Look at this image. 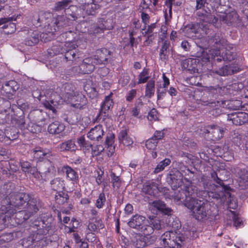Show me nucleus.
Returning a JSON list of instances; mask_svg holds the SVG:
<instances>
[{
	"instance_id": "f03ea898",
	"label": "nucleus",
	"mask_w": 248,
	"mask_h": 248,
	"mask_svg": "<svg viewBox=\"0 0 248 248\" xmlns=\"http://www.w3.org/2000/svg\"><path fill=\"white\" fill-rule=\"evenodd\" d=\"M186 206L191 210L193 216L197 220H205L211 215L210 205L203 201L192 199L186 203Z\"/></svg>"
},
{
	"instance_id": "a19ab883",
	"label": "nucleus",
	"mask_w": 248,
	"mask_h": 248,
	"mask_svg": "<svg viewBox=\"0 0 248 248\" xmlns=\"http://www.w3.org/2000/svg\"><path fill=\"white\" fill-rule=\"evenodd\" d=\"M231 213L232 215L234 226L236 228L242 226L244 224L242 219L239 216L235 215L233 212H231Z\"/></svg>"
},
{
	"instance_id": "423d86ee",
	"label": "nucleus",
	"mask_w": 248,
	"mask_h": 248,
	"mask_svg": "<svg viewBox=\"0 0 248 248\" xmlns=\"http://www.w3.org/2000/svg\"><path fill=\"white\" fill-rule=\"evenodd\" d=\"M196 191L195 186L190 184L188 186H185L184 191L180 192V196L177 195L175 197V199L185 202L186 205V203L189 202L191 200L196 199L195 198V195H197Z\"/></svg>"
},
{
	"instance_id": "13d9d810",
	"label": "nucleus",
	"mask_w": 248,
	"mask_h": 248,
	"mask_svg": "<svg viewBox=\"0 0 248 248\" xmlns=\"http://www.w3.org/2000/svg\"><path fill=\"white\" fill-rule=\"evenodd\" d=\"M28 173H30L36 178H39L40 177V173L38 172L37 169L34 167H32Z\"/></svg>"
},
{
	"instance_id": "5701e85b",
	"label": "nucleus",
	"mask_w": 248,
	"mask_h": 248,
	"mask_svg": "<svg viewBox=\"0 0 248 248\" xmlns=\"http://www.w3.org/2000/svg\"><path fill=\"white\" fill-rule=\"evenodd\" d=\"M149 204H151L158 210L162 212L163 214L170 215V209L166 207L164 202L161 201H155L152 202H149Z\"/></svg>"
},
{
	"instance_id": "e433bc0d",
	"label": "nucleus",
	"mask_w": 248,
	"mask_h": 248,
	"mask_svg": "<svg viewBox=\"0 0 248 248\" xmlns=\"http://www.w3.org/2000/svg\"><path fill=\"white\" fill-rule=\"evenodd\" d=\"M170 163V160L168 158H166L164 160L161 161L155 168L154 170L155 173H157L163 170L164 168L168 166Z\"/></svg>"
},
{
	"instance_id": "72a5a7b5",
	"label": "nucleus",
	"mask_w": 248,
	"mask_h": 248,
	"mask_svg": "<svg viewBox=\"0 0 248 248\" xmlns=\"http://www.w3.org/2000/svg\"><path fill=\"white\" fill-rule=\"evenodd\" d=\"M169 46L170 42L168 41H165L162 46L160 53V58L162 60H166V56H168L169 52L168 51V49L169 48Z\"/></svg>"
},
{
	"instance_id": "c85d7f7f",
	"label": "nucleus",
	"mask_w": 248,
	"mask_h": 248,
	"mask_svg": "<svg viewBox=\"0 0 248 248\" xmlns=\"http://www.w3.org/2000/svg\"><path fill=\"white\" fill-rule=\"evenodd\" d=\"M142 191L146 194H148L150 196H154L157 190L155 185L153 184L150 185L145 184L143 185Z\"/></svg>"
},
{
	"instance_id": "bb28decb",
	"label": "nucleus",
	"mask_w": 248,
	"mask_h": 248,
	"mask_svg": "<svg viewBox=\"0 0 248 248\" xmlns=\"http://www.w3.org/2000/svg\"><path fill=\"white\" fill-rule=\"evenodd\" d=\"M60 149L61 151H73L76 150V146L73 140H68L61 144Z\"/></svg>"
},
{
	"instance_id": "7ed1b4c3",
	"label": "nucleus",
	"mask_w": 248,
	"mask_h": 248,
	"mask_svg": "<svg viewBox=\"0 0 248 248\" xmlns=\"http://www.w3.org/2000/svg\"><path fill=\"white\" fill-rule=\"evenodd\" d=\"M226 51V48L223 47L220 48L219 50L211 49L208 50L209 53L207 54V49L203 50L202 48H200V52H198L196 57L201 58L203 62L209 61V60L214 59L216 56L217 57V60L221 61L222 60L225 61H231L232 59L230 54L227 53L224 54Z\"/></svg>"
},
{
	"instance_id": "c03bdc74",
	"label": "nucleus",
	"mask_w": 248,
	"mask_h": 248,
	"mask_svg": "<svg viewBox=\"0 0 248 248\" xmlns=\"http://www.w3.org/2000/svg\"><path fill=\"white\" fill-rule=\"evenodd\" d=\"M50 162L48 160H46L43 163V166L42 170L46 174L47 173L53 172V168L52 167H49Z\"/></svg>"
},
{
	"instance_id": "338daca9",
	"label": "nucleus",
	"mask_w": 248,
	"mask_h": 248,
	"mask_svg": "<svg viewBox=\"0 0 248 248\" xmlns=\"http://www.w3.org/2000/svg\"><path fill=\"white\" fill-rule=\"evenodd\" d=\"M44 106L46 108L51 110L54 113H56V110L49 102H46L44 103Z\"/></svg>"
},
{
	"instance_id": "0eeeda50",
	"label": "nucleus",
	"mask_w": 248,
	"mask_h": 248,
	"mask_svg": "<svg viewBox=\"0 0 248 248\" xmlns=\"http://www.w3.org/2000/svg\"><path fill=\"white\" fill-rule=\"evenodd\" d=\"M99 22V24H94L91 26L89 30L90 34L96 35L103 32L106 30H111L113 28L111 19L105 20L102 18Z\"/></svg>"
},
{
	"instance_id": "1a4fd4ad",
	"label": "nucleus",
	"mask_w": 248,
	"mask_h": 248,
	"mask_svg": "<svg viewBox=\"0 0 248 248\" xmlns=\"http://www.w3.org/2000/svg\"><path fill=\"white\" fill-rule=\"evenodd\" d=\"M111 52L107 48L97 49L93 59L96 64H107L111 59Z\"/></svg>"
},
{
	"instance_id": "a18cd8bd",
	"label": "nucleus",
	"mask_w": 248,
	"mask_h": 248,
	"mask_svg": "<svg viewBox=\"0 0 248 248\" xmlns=\"http://www.w3.org/2000/svg\"><path fill=\"white\" fill-rule=\"evenodd\" d=\"M157 143L156 140L151 138L146 141L145 145L148 149L152 150L155 148Z\"/></svg>"
},
{
	"instance_id": "bf43d9fd",
	"label": "nucleus",
	"mask_w": 248,
	"mask_h": 248,
	"mask_svg": "<svg viewBox=\"0 0 248 248\" xmlns=\"http://www.w3.org/2000/svg\"><path fill=\"white\" fill-rule=\"evenodd\" d=\"M137 93V92L136 90H131L128 95L126 97V100L128 101H131L133 100V99L136 96Z\"/></svg>"
},
{
	"instance_id": "473e14b6",
	"label": "nucleus",
	"mask_w": 248,
	"mask_h": 248,
	"mask_svg": "<svg viewBox=\"0 0 248 248\" xmlns=\"http://www.w3.org/2000/svg\"><path fill=\"white\" fill-rule=\"evenodd\" d=\"M63 171L65 173L67 177L71 180H76L78 178L77 172L70 167H64Z\"/></svg>"
},
{
	"instance_id": "e2e57ef3",
	"label": "nucleus",
	"mask_w": 248,
	"mask_h": 248,
	"mask_svg": "<svg viewBox=\"0 0 248 248\" xmlns=\"http://www.w3.org/2000/svg\"><path fill=\"white\" fill-rule=\"evenodd\" d=\"M156 24L155 23H153L151 24L150 25L148 26L147 29L145 31V33L146 34L148 33H151L153 32V31L154 29L156 28Z\"/></svg>"
},
{
	"instance_id": "dca6fc26",
	"label": "nucleus",
	"mask_w": 248,
	"mask_h": 248,
	"mask_svg": "<svg viewBox=\"0 0 248 248\" xmlns=\"http://www.w3.org/2000/svg\"><path fill=\"white\" fill-rule=\"evenodd\" d=\"M231 118L232 123L237 125H241L248 122V114L244 112H238L232 115Z\"/></svg>"
},
{
	"instance_id": "680f3d73",
	"label": "nucleus",
	"mask_w": 248,
	"mask_h": 248,
	"mask_svg": "<svg viewBox=\"0 0 248 248\" xmlns=\"http://www.w3.org/2000/svg\"><path fill=\"white\" fill-rule=\"evenodd\" d=\"M163 78L164 83L162 84V88L167 89L168 86L170 84V80L168 78L166 77L165 74H163Z\"/></svg>"
},
{
	"instance_id": "f3484780",
	"label": "nucleus",
	"mask_w": 248,
	"mask_h": 248,
	"mask_svg": "<svg viewBox=\"0 0 248 248\" xmlns=\"http://www.w3.org/2000/svg\"><path fill=\"white\" fill-rule=\"evenodd\" d=\"M18 88V85L16 81L10 80L2 86V91L6 94H13Z\"/></svg>"
},
{
	"instance_id": "8fccbe9b",
	"label": "nucleus",
	"mask_w": 248,
	"mask_h": 248,
	"mask_svg": "<svg viewBox=\"0 0 248 248\" xmlns=\"http://www.w3.org/2000/svg\"><path fill=\"white\" fill-rule=\"evenodd\" d=\"M77 98L80 99V103H76L74 106L76 108H82L86 103V100L85 99L84 96L82 94H79L77 96Z\"/></svg>"
},
{
	"instance_id": "4468645a",
	"label": "nucleus",
	"mask_w": 248,
	"mask_h": 248,
	"mask_svg": "<svg viewBox=\"0 0 248 248\" xmlns=\"http://www.w3.org/2000/svg\"><path fill=\"white\" fill-rule=\"evenodd\" d=\"M104 135V131L101 125H97L92 128L88 134V137L91 140L99 141Z\"/></svg>"
},
{
	"instance_id": "c9c22d12",
	"label": "nucleus",
	"mask_w": 248,
	"mask_h": 248,
	"mask_svg": "<svg viewBox=\"0 0 248 248\" xmlns=\"http://www.w3.org/2000/svg\"><path fill=\"white\" fill-rule=\"evenodd\" d=\"M62 52V47L61 45L57 43V44L54 45L51 48L48 50V53L50 56H53L60 53Z\"/></svg>"
},
{
	"instance_id": "f8f14e48",
	"label": "nucleus",
	"mask_w": 248,
	"mask_h": 248,
	"mask_svg": "<svg viewBox=\"0 0 248 248\" xmlns=\"http://www.w3.org/2000/svg\"><path fill=\"white\" fill-rule=\"evenodd\" d=\"M13 19L12 17L2 18L0 19V26L3 25L1 28L6 29L5 32L7 34L12 33L16 31V24L12 22Z\"/></svg>"
},
{
	"instance_id": "9b49d317",
	"label": "nucleus",
	"mask_w": 248,
	"mask_h": 248,
	"mask_svg": "<svg viewBox=\"0 0 248 248\" xmlns=\"http://www.w3.org/2000/svg\"><path fill=\"white\" fill-rule=\"evenodd\" d=\"M46 116V113L40 109L33 110L28 115V117L31 121L39 124L41 125L44 124L43 123L45 122Z\"/></svg>"
},
{
	"instance_id": "052dcab7",
	"label": "nucleus",
	"mask_w": 248,
	"mask_h": 248,
	"mask_svg": "<svg viewBox=\"0 0 248 248\" xmlns=\"http://www.w3.org/2000/svg\"><path fill=\"white\" fill-rule=\"evenodd\" d=\"M167 91V89L162 88V86L158 87L157 88V93H158V98H161L162 96L164 95V94L166 93Z\"/></svg>"
},
{
	"instance_id": "3c124183",
	"label": "nucleus",
	"mask_w": 248,
	"mask_h": 248,
	"mask_svg": "<svg viewBox=\"0 0 248 248\" xmlns=\"http://www.w3.org/2000/svg\"><path fill=\"white\" fill-rule=\"evenodd\" d=\"M148 119L150 121H156L157 120V112L155 109H152L148 114Z\"/></svg>"
},
{
	"instance_id": "9d476101",
	"label": "nucleus",
	"mask_w": 248,
	"mask_h": 248,
	"mask_svg": "<svg viewBox=\"0 0 248 248\" xmlns=\"http://www.w3.org/2000/svg\"><path fill=\"white\" fill-rule=\"evenodd\" d=\"M64 17L61 16H58L55 18H51V20L45 25L46 31L51 34L59 31L61 27L64 25Z\"/></svg>"
},
{
	"instance_id": "de8ad7c7",
	"label": "nucleus",
	"mask_w": 248,
	"mask_h": 248,
	"mask_svg": "<svg viewBox=\"0 0 248 248\" xmlns=\"http://www.w3.org/2000/svg\"><path fill=\"white\" fill-rule=\"evenodd\" d=\"M106 201L105 194L101 193L100 194L98 199L96 201V205L98 208H101L104 205Z\"/></svg>"
},
{
	"instance_id": "09e8293b",
	"label": "nucleus",
	"mask_w": 248,
	"mask_h": 248,
	"mask_svg": "<svg viewBox=\"0 0 248 248\" xmlns=\"http://www.w3.org/2000/svg\"><path fill=\"white\" fill-rule=\"evenodd\" d=\"M43 237V235L37 233L33 234L32 236L29 237L28 240L29 241H31L32 243L41 240Z\"/></svg>"
},
{
	"instance_id": "2f4dec72",
	"label": "nucleus",
	"mask_w": 248,
	"mask_h": 248,
	"mask_svg": "<svg viewBox=\"0 0 248 248\" xmlns=\"http://www.w3.org/2000/svg\"><path fill=\"white\" fill-rule=\"evenodd\" d=\"M149 223L151 225L154 230H159L161 229L160 221L156 216H149Z\"/></svg>"
},
{
	"instance_id": "6e6d98bb",
	"label": "nucleus",
	"mask_w": 248,
	"mask_h": 248,
	"mask_svg": "<svg viewBox=\"0 0 248 248\" xmlns=\"http://www.w3.org/2000/svg\"><path fill=\"white\" fill-rule=\"evenodd\" d=\"M111 176L112 178V182L114 186H116L117 187H119L120 185V179L119 177L116 176L114 173H111Z\"/></svg>"
},
{
	"instance_id": "603ef678",
	"label": "nucleus",
	"mask_w": 248,
	"mask_h": 248,
	"mask_svg": "<svg viewBox=\"0 0 248 248\" xmlns=\"http://www.w3.org/2000/svg\"><path fill=\"white\" fill-rule=\"evenodd\" d=\"M20 166L21 169L25 172H28L30 170L32 167L30 163L28 161H23L20 162Z\"/></svg>"
},
{
	"instance_id": "39448f33",
	"label": "nucleus",
	"mask_w": 248,
	"mask_h": 248,
	"mask_svg": "<svg viewBox=\"0 0 248 248\" xmlns=\"http://www.w3.org/2000/svg\"><path fill=\"white\" fill-rule=\"evenodd\" d=\"M95 62L92 57L84 59L79 65L73 67L72 70L76 73L82 74H88L93 72L95 68Z\"/></svg>"
},
{
	"instance_id": "0e129e2a",
	"label": "nucleus",
	"mask_w": 248,
	"mask_h": 248,
	"mask_svg": "<svg viewBox=\"0 0 248 248\" xmlns=\"http://www.w3.org/2000/svg\"><path fill=\"white\" fill-rule=\"evenodd\" d=\"M237 207V204L235 199H232L228 204V207L231 209H235Z\"/></svg>"
},
{
	"instance_id": "f704fd0d",
	"label": "nucleus",
	"mask_w": 248,
	"mask_h": 248,
	"mask_svg": "<svg viewBox=\"0 0 248 248\" xmlns=\"http://www.w3.org/2000/svg\"><path fill=\"white\" fill-rule=\"evenodd\" d=\"M149 78L148 69L144 68L139 75V81L137 84H140L145 83Z\"/></svg>"
},
{
	"instance_id": "79ce46f5",
	"label": "nucleus",
	"mask_w": 248,
	"mask_h": 248,
	"mask_svg": "<svg viewBox=\"0 0 248 248\" xmlns=\"http://www.w3.org/2000/svg\"><path fill=\"white\" fill-rule=\"evenodd\" d=\"M52 188L54 190H58L62 186V182L59 178H56L50 182Z\"/></svg>"
},
{
	"instance_id": "ea45409f",
	"label": "nucleus",
	"mask_w": 248,
	"mask_h": 248,
	"mask_svg": "<svg viewBox=\"0 0 248 248\" xmlns=\"http://www.w3.org/2000/svg\"><path fill=\"white\" fill-rule=\"evenodd\" d=\"M77 51L75 49H70L66 51L65 59L66 61H72L76 59Z\"/></svg>"
},
{
	"instance_id": "20e7f679",
	"label": "nucleus",
	"mask_w": 248,
	"mask_h": 248,
	"mask_svg": "<svg viewBox=\"0 0 248 248\" xmlns=\"http://www.w3.org/2000/svg\"><path fill=\"white\" fill-rule=\"evenodd\" d=\"M181 224L179 219L175 217L171 224V248H179L185 243V238L183 234L179 232Z\"/></svg>"
},
{
	"instance_id": "aec40b11",
	"label": "nucleus",
	"mask_w": 248,
	"mask_h": 248,
	"mask_svg": "<svg viewBox=\"0 0 248 248\" xmlns=\"http://www.w3.org/2000/svg\"><path fill=\"white\" fill-rule=\"evenodd\" d=\"M64 125L59 122L56 121L49 124L48 131L52 134H57L61 133L64 129Z\"/></svg>"
},
{
	"instance_id": "c756f323",
	"label": "nucleus",
	"mask_w": 248,
	"mask_h": 248,
	"mask_svg": "<svg viewBox=\"0 0 248 248\" xmlns=\"http://www.w3.org/2000/svg\"><path fill=\"white\" fill-rule=\"evenodd\" d=\"M155 93V81L150 80L147 83L146 86L145 96L148 98H151Z\"/></svg>"
},
{
	"instance_id": "cd10ccee",
	"label": "nucleus",
	"mask_w": 248,
	"mask_h": 248,
	"mask_svg": "<svg viewBox=\"0 0 248 248\" xmlns=\"http://www.w3.org/2000/svg\"><path fill=\"white\" fill-rule=\"evenodd\" d=\"M0 165L5 167L7 169H8L9 167L11 173L16 172L18 170V162L14 161V160H11V162L7 161H2Z\"/></svg>"
},
{
	"instance_id": "a211bd4d",
	"label": "nucleus",
	"mask_w": 248,
	"mask_h": 248,
	"mask_svg": "<svg viewBox=\"0 0 248 248\" xmlns=\"http://www.w3.org/2000/svg\"><path fill=\"white\" fill-rule=\"evenodd\" d=\"M112 94V93H111L109 95L106 97L103 103L101 105L100 114L98 117L101 116L103 113L105 114L104 117H106L107 112L112 107L113 102L112 99L111 98Z\"/></svg>"
},
{
	"instance_id": "ddd939ff",
	"label": "nucleus",
	"mask_w": 248,
	"mask_h": 248,
	"mask_svg": "<svg viewBox=\"0 0 248 248\" xmlns=\"http://www.w3.org/2000/svg\"><path fill=\"white\" fill-rule=\"evenodd\" d=\"M145 217L139 215L134 216L128 222V225L131 228L140 231L144 225Z\"/></svg>"
},
{
	"instance_id": "5fc2aeb1",
	"label": "nucleus",
	"mask_w": 248,
	"mask_h": 248,
	"mask_svg": "<svg viewBox=\"0 0 248 248\" xmlns=\"http://www.w3.org/2000/svg\"><path fill=\"white\" fill-rule=\"evenodd\" d=\"M114 134L113 133H110L108 135L105 141L106 145H112L114 143Z\"/></svg>"
},
{
	"instance_id": "4c0bfd02",
	"label": "nucleus",
	"mask_w": 248,
	"mask_h": 248,
	"mask_svg": "<svg viewBox=\"0 0 248 248\" xmlns=\"http://www.w3.org/2000/svg\"><path fill=\"white\" fill-rule=\"evenodd\" d=\"M213 138L215 140H219L223 137V130L222 128L216 126L212 132Z\"/></svg>"
},
{
	"instance_id": "6e6552de",
	"label": "nucleus",
	"mask_w": 248,
	"mask_h": 248,
	"mask_svg": "<svg viewBox=\"0 0 248 248\" xmlns=\"http://www.w3.org/2000/svg\"><path fill=\"white\" fill-rule=\"evenodd\" d=\"M27 209L25 211H19V214L24 215L23 219L28 220L31 216L39 210V202L36 199H30L26 202Z\"/></svg>"
},
{
	"instance_id": "f257e3e1",
	"label": "nucleus",
	"mask_w": 248,
	"mask_h": 248,
	"mask_svg": "<svg viewBox=\"0 0 248 248\" xmlns=\"http://www.w3.org/2000/svg\"><path fill=\"white\" fill-rule=\"evenodd\" d=\"M30 196L25 193L18 194L12 193L8 199L3 201V203L6 202L8 203L2 205L1 210L5 212L14 214L17 210L24 208V204L29 200Z\"/></svg>"
},
{
	"instance_id": "412c9836",
	"label": "nucleus",
	"mask_w": 248,
	"mask_h": 248,
	"mask_svg": "<svg viewBox=\"0 0 248 248\" xmlns=\"http://www.w3.org/2000/svg\"><path fill=\"white\" fill-rule=\"evenodd\" d=\"M70 10L72 13L71 16L74 18L76 19L84 18L86 14L85 10L83 8V5L80 7H77L75 6H71L70 7Z\"/></svg>"
},
{
	"instance_id": "774afa93",
	"label": "nucleus",
	"mask_w": 248,
	"mask_h": 248,
	"mask_svg": "<svg viewBox=\"0 0 248 248\" xmlns=\"http://www.w3.org/2000/svg\"><path fill=\"white\" fill-rule=\"evenodd\" d=\"M78 143L80 146L86 147L85 138L83 136L79 137L78 139Z\"/></svg>"
},
{
	"instance_id": "b1692460",
	"label": "nucleus",
	"mask_w": 248,
	"mask_h": 248,
	"mask_svg": "<svg viewBox=\"0 0 248 248\" xmlns=\"http://www.w3.org/2000/svg\"><path fill=\"white\" fill-rule=\"evenodd\" d=\"M238 181L239 185L242 188L248 186V171L246 170H241L238 173Z\"/></svg>"
},
{
	"instance_id": "69168bd1",
	"label": "nucleus",
	"mask_w": 248,
	"mask_h": 248,
	"mask_svg": "<svg viewBox=\"0 0 248 248\" xmlns=\"http://www.w3.org/2000/svg\"><path fill=\"white\" fill-rule=\"evenodd\" d=\"M149 18H150V17L147 14L145 13L144 12H142L141 13V18H142V21L144 22V23L145 24H147V23H148Z\"/></svg>"
},
{
	"instance_id": "4be33fe9",
	"label": "nucleus",
	"mask_w": 248,
	"mask_h": 248,
	"mask_svg": "<svg viewBox=\"0 0 248 248\" xmlns=\"http://www.w3.org/2000/svg\"><path fill=\"white\" fill-rule=\"evenodd\" d=\"M39 41V36L37 31L29 32L28 36L25 40V44L29 46H32L37 44Z\"/></svg>"
},
{
	"instance_id": "58836bf2",
	"label": "nucleus",
	"mask_w": 248,
	"mask_h": 248,
	"mask_svg": "<svg viewBox=\"0 0 248 248\" xmlns=\"http://www.w3.org/2000/svg\"><path fill=\"white\" fill-rule=\"evenodd\" d=\"M70 2V0H63L61 1H59L56 3L54 10L59 11L65 9Z\"/></svg>"
},
{
	"instance_id": "393cba45",
	"label": "nucleus",
	"mask_w": 248,
	"mask_h": 248,
	"mask_svg": "<svg viewBox=\"0 0 248 248\" xmlns=\"http://www.w3.org/2000/svg\"><path fill=\"white\" fill-rule=\"evenodd\" d=\"M119 142L124 145L129 146L133 143V140L127 134V130H122L118 136Z\"/></svg>"
},
{
	"instance_id": "864d4df0",
	"label": "nucleus",
	"mask_w": 248,
	"mask_h": 248,
	"mask_svg": "<svg viewBox=\"0 0 248 248\" xmlns=\"http://www.w3.org/2000/svg\"><path fill=\"white\" fill-rule=\"evenodd\" d=\"M40 149V148H36L35 149H34L33 152L34 153L35 157L41 158L43 156H45L47 155H49L48 153H45Z\"/></svg>"
},
{
	"instance_id": "2eb2a0df",
	"label": "nucleus",
	"mask_w": 248,
	"mask_h": 248,
	"mask_svg": "<svg viewBox=\"0 0 248 248\" xmlns=\"http://www.w3.org/2000/svg\"><path fill=\"white\" fill-rule=\"evenodd\" d=\"M103 0H92V2L85 3L83 5V8L85 10L86 15H93L96 11L99 8L98 3Z\"/></svg>"
},
{
	"instance_id": "4d7b16f0",
	"label": "nucleus",
	"mask_w": 248,
	"mask_h": 248,
	"mask_svg": "<svg viewBox=\"0 0 248 248\" xmlns=\"http://www.w3.org/2000/svg\"><path fill=\"white\" fill-rule=\"evenodd\" d=\"M164 136V133L161 131H156L155 132L154 136L152 137L153 139H155L156 141H158L162 139Z\"/></svg>"
},
{
	"instance_id": "7c9ffc66",
	"label": "nucleus",
	"mask_w": 248,
	"mask_h": 248,
	"mask_svg": "<svg viewBox=\"0 0 248 248\" xmlns=\"http://www.w3.org/2000/svg\"><path fill=\"white\" fill-rule=\"evenodd\" d=\"M52 15L50 13H42L39 15L37 20L39 23H43L45 25L51 20Z\"/></svg>"
},
{
	"instance_id": "a878e982",
	"label": "nucleus",
	"mask_w": 248,
	"mask_h": 248,
	"mask_svg": "<svg viewBox=\"0 0 248 248\" xmlns=\"http://www.w3.org/2000/svg\"><path fill=\"white\" fill-rule=\"evenodd\" d=\"M132 242L133 245L137 248H143L146 245L145 237L140 234H137Z\"/></svg>"
},
{
	"instance_id": "37998d69",
	"label": "nucleus",
	"mask_w": 248,
	"mask_h": 248,
	"mask_svg": "<svg viewBox=\"0 0 248 248\" xmlns=\"http://www.w3.org/2000/svg\"><path fill=\"white\" fill-rule=\"evenodd\" d=\"M217 73L221 76H227L233 73V71L230 69V66H225L217 71Z\"/></svg>"
},
{
	"instance_id": "49530a36",
	"label": "nucleus",
	"mask_w": 248,
	"mask_h": 248,
	"mask_svg": "<svg viewBox=\"0 0 248 248\" xmlns=\"http://www.w3.org/2000/svg\"><path fill=\"white\" fill-rule=\"evenodd\" d=\"M154 231V230L150 224L146 225H143L142 227V229L140 230V232H142L145 235H147L152 234Z\"/></svg>"
},
{
	"instance_id": "6ab92c4d",
	"label": "nucleus",
	"mask_w": 248,
	"mask_h": 248,
	"mask_svg": "<svg viewBox=\"0 0 248 248\" xmlns=\"http://www.w3.org/2000/svg\"><path fill=\"white\" fill-rule=\"evenodd\" d=\"M182 66L184 69L195 72L196 70H197L196 68L197 67V60L194 58L185 60L182 62Z\"/></svg>"
}]
</instances>
